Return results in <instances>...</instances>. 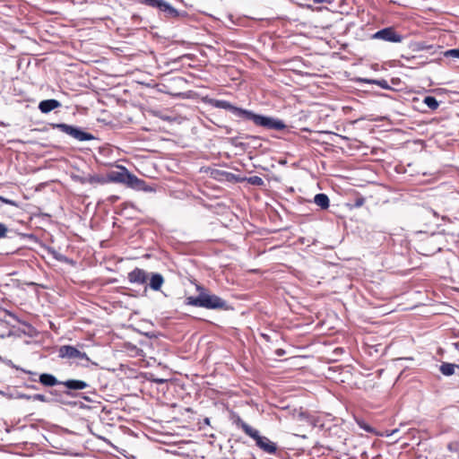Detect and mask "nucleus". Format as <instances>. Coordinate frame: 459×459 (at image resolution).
<instances>
[{"mask_svg": "<svg viewBox=\"0 0 459 459\" xmlns=\"http://www.w3.org/2000/svg\"><path fill=\"white\" fill-rule=\"evenodd\" d=\"M199 290L197 297H187L186 304L188 306L204 307L206 309H224L227 307V303L224 299L214 294H209L206 290L200 286H196Z\"/></svg>", "mask_w": 459, "mask_h": 459, "instance_id": "obj_1", "label": "nucleus"}, {"mask_svg": "<svg viewBox=\"0 0 459 459\" xmlns=\"http://www.w3.org/2000/svg\"><path fill=\"white\" fill-rule=\"evenodd\" d=\"M236 425L238 428L241 429L247 436L250 437L255 442V446L264 453L268 455H275L277 453V444L270 440L267 437L260 435L258 429L251 427L240 418H238L236 420Z\"/></svg>", "mask_w": 459, "mask_h": 459, "instance_id": "obj_2", "label": "nucleus"}, {"mask_svg": "<svg viewBox=\"0 0 459 459\" xmlns=\"http://www.w3.org/2000/svg\"><path fill=\"white\" fill-rule=\"evenodd\" d=\"M117 170H110L107 173L108 183H120L134 189H144V180L130 173L124 166H117Z\"/></svg>", "mask_w": 459, "mask_h": 459, "instance_id": "obj_3", "label": "nucleus"}, {"mask_svg": "<svg viewBox=\"0 0 459 459\" xmlns=\"http://www.w3.org/2000/svg\"><path fill=\"white\" fill-rule=\"evenodd\" d=\"M244 118L252 120L255 126H262L266 129L281 131L286 128V125L282 120L255 114L250 110L247 111Z\"/></svg>", "mask_w": 459, "mask_h": 459, "instance_id": "obj_4", "label": "nucleus"}, {"mask_svg": "<svg viewBox=\"0 0 459 459\" xmlns=\"http://www.w3.org/2000/svg\"><path fill=\"white\" fill-rule=\"evenodd\" d=\"M416 251L422 255H431L441 250L435 235H423L415 242Z\"/></svg>", "mask_w": 459, "mask_h": 459, "instance_id": "obj_5", "label": "nucleus"}, {"mask_svg": "<svg viewBox=\"0 0 459 459\" xmlns=\"http://www.w3.org/2000/svg\"><path fill=\"white\" fill-rule=\"evenodd\" d=\"M58 356L62 359L90 361L89 357L84 351L72 345H62L58 349Z\"/></svg>", "mask_w": 459, "mask_h": 459, "instance_id": "obj_6", "label": "nucleus"}, {"mask_svg": "<svg viewBox=\"0 0 459 459\" xmlns=\"http://www.w3.org/2000/svg\"><path fill=\"white\" fill-rule=\"evenodd\" d=\"M54 127L58 128L61 132L74 137V139L78 141H89L92 140L94 137L92 134L83 132L81 129L74 127L70 125L66 124H56L54 126Z\"/></svg>", "mask_w": 459, "mask_h": 459, "instance_id": "obj_7", "label": "nucleus"}, {"mask_svg": "<svg viewBox=\"0 0 459 459\" xmlns=\"http://www.w3.org/2000/svg\"><path fill=\"white\" fill-rule=\"evenodd\" d=\"M373 39H382L388 42L398 43L403 40V36L396 32L394 28L387 27L377 31L373 35Z\"/></svg>", "mask_w": 459, "mask_h": 459, "instance_id": "obj_8", "label": "nucleus"}, {"mask_svg": "<svg viewBox=\"0 0 459 459\" xmlns=\"http://www.w3.org/2000/svg\"><path fill=\"white\" fill-rule=\"evenodd\" d=\"M212 106L218 108H222L230 111L231 113L245 117L247 109L238 108L227 100H215L212 102Z\"/></svg>", "mask_w": 459, "mask_h": 459, "instance_id": "obj_9", "label": "nucleus"}, {"mask_svg": "<svg viewBox=\"0 0 459 459\" xmlns=\"http://www.w3.org/2000/svg\"><path fill=\"white\" fill-rule=\"evenodd\" d=\"M61 385H64L67 391H65V394L70 395V390H82L89 386L88 383L82 380L77 379H68L65 381H62Z\"/></svg>", "mask_w": 459, "mask_h": 459, "instance_id": "obj_10", "label": "nucleus"}, {"mask_svg": "<svg viewBox=\"0 0 459 459\" xmlns=\"http://www.w3.org/2000/svg\"><path fill=\"white\" fill-rule=\"evenodd\" d=\"M147 279L148 275L146 272L140 268H135L128 273V280L132 283L144 284Z\"/></svg>", "mask_w": 459, "mask_h": 459, "instance_id": "obj_11", "label": "nucleus"}, {"mask_svg": "<svg viewBox=\"0 0 459 459\" xmlns=\"http://www.w3.org/2000/svg\"><path fill=\"white\" fill-rule=\"evenodd\" d=\"M61 106V103L54 99L50 100H45L39 102V109L44 113H49L50 111L59 108Z\"/></svg>", "mask_w": 459, "mask_h": 459, "instance_id": "obj_12", "label": "nucleus"}, {"mask_svg": "<svg viewBox=\"0 0 459 459\" xmlns=\"http://www.w3.org/2000/svg\"><path fill=\"white\" fill-rule=\"evenodd\" d=\"M39 383L46 387H53L57 385H61L62 381L56 379V377L48 373L40 374L39 377Z\"/></svg>", "mask_w": 459, "mask_h": 459, "instance_id": "obj_13", "label": "nucleus"}, {"mask_svg": "<svg viewBox=\"0 0 459 459\" xmlns=\"http://www.w3.org/2000/svg\"><path fill=\"white\" fill-rule=\"evenodd\" d=\"M315 204L321 209L325 210L329 207L330 201L325 194H317L314 197Z\"/></svg>", "mask_w": 459, "mask_h": 459, "instance_id": "obj_14", "label": "nucleus"}, {"mask_svg": "<svg viewBox=\"0 0 459 459\" xmlns=\"http://www.w3.org/2000/svg\"><path fill=\"white\" fill-rule=\"evenodd\" d=\"M163 282H164V279H163L162 275L160 273H154L151 277L150 287L153 290H160Z\"/></svg>", "mask_w": 459, "mask_h": 459, "instance_id": "obj_15", "label": "nucleus"}, {"mask_svg": "<svg viewBox=\"0 0 459 459\" xmlns=\"http://www.w3.org/2000/svg\"><path fill=\"white\" fill-rule=\"evenodd\" d=\"M160 11L165 13L167 17H178V10L175 9L173 6H171L166 1L163 2Z\"/></svg>", "mask_w": 459, "mask_h": 459, "instance_id": "obj_16", "label": "nucleus"}, {"mask_svg": "<svg viewBox=\"0 0 459 459\" xmlns=\"http://www.w3.org/2000/svg\"><path fill=\"white\" fill-rule=\"evenodd\" d=\"M423 103L426 104L430 110H436L439 107L438 101L433 96H426L423 100Z\"/></svg>", "mask_w": 459, "mask_h": 459, "instance_id": "obj_17", "label": "nucleus"}, {"mask_svg": "<svg viewBox=\"0 0 459 459\" xmlns=\"http://www.w3.org/2000/svg\"><path fill=\"white\" fill-rule=\"evenodd\" d=\"M455 364L445 362L440 366V372L445 376H452L455 373Z\"/></svg>", "mask_w": 459, "mask_h": 459, "instance_id": "obj_18", "label": "nucleus"}, {"mask_svg": "<svg viewBox=\"0 0 459 459\" xmlns=\"http://www.w3.org/2000/svg\"><path fill=\"white\" fill-rule=\"evenodd\" d=\"M365 82H366L367 83L376 84V85H377V86L381 87L382 89H385V90L390 89V86H389V84H388L387 81H386V80H385V79H381V80H370V79H367V80H365Z\"/></svg>", "mask_w": 459, "mask_h": 459, "instance_id": "obj_19", "label": "nucleus"}, {"mask_svg": "<svg viewBox=\"0 0 459 459\" xmlns=\"http://www.w3.org/2000/svg\"><path fill=\"white\" fill-rule=\"evenodd\" d=\"M140 2L145 5L160 9L164 0H140Z\"/></svg>", "mask_w": 459, "mask_h": 459, "instance_id": "obj_20", "label": "nucleus"}, {"mask_svg": "<svg viewBox=\"0 0 459 459\" xmlns=\"http://www.w3.org/2000/svg\"><path fill=\"white\" fill-rule=\"evenodd\" d=\"M88 182L91 183V184H100V185H103V184H106L108 183V179H107V177L104 178L102 176H91L88 179Z\"/></svg>", "mask_w": 459, "mask_h": 459, "instance_id": "obj_21", "label": "nucleus"}, {"mask_svg": "<svg viewBox=\"0 0 459 459\" xmlns=\"http://www.w3.org/2000/svg\"><path fill=\"white\" fill-rule=\"evenodd\" d=\"M247 182L253 186H261L264 185V180L258 176H252L247 178Z\"/></svg>", "mask_w": 459, "mask_h": 459, "instance_id": "obj_22", "label": "nucleus"}, {"mask_svg": "<svg viewBox=\"0 0 459 459\" xmlns=\"http://www.w3.org/2000/svg\"><path fill=\"white\" fill-rule=\"evenodd\" d=\"M447 449L454 454H456L457 457H459V442L452 441L448 443Z\"/></svg>", "mask_w": 459, "mask_h": 459, "instance_id": "obj_23", "label": "nucleus"}, {"mask_svg": "<svg viewBox=\"0 0 459 459\" xmlns=\"http://www.w3.org/2000/svg\"><path fill=\"white\" fill-rule=\"evenodd\" d=\"M445 56L446 57H453V58H459V48L455 49H449L445 52Z\"/></svg>", "mask_w": 459, "mask_h": 459, "instance_id": "obj_24", "label": "nucleus"}, {"mask_svg": "<svg viewBox=\"0 0 459 459\" xmlns=\"http://www.w3.org/2000/svg\"><path fill=\"white\" fill-rule=\"evenodd\" d=\"M7 231V227L4 224L0 223V238H4L6 236Z\"/></svg>", "mask_w": 459, "mask_h": 459, "instance_id": "obj_25", "label": "nucleus"}, {"mask_svg": "<svg viewBox=\"0 0 459 459\" xmlns=\"http://www.w3.org/2000/svg\"><path fill=\"white\" fill-rule=\"evenodd\" d=\"M33 400L39 401V402H47V398L44 394H36L33 395Z\"/></svg>", "mask_w": 459, "mask_h": 459, "instance_id": "obj_26", "label": "nucleus"}, {"mask_svg": "<svg viewBox=\"0 0 459 459\" xmlns=\"http://www.w3.org/2000/svg\"><path fill=\"white\" fill-rule=\"evenodd\" d=\"M364 203H365V199L363 197L358 198L355 201V206L356 207H360V206H362L364 204Z\"/></svg>", "mask_w": 459, "mask_h": 459, "instance_id": "obj_27", "label": "nucleus"}, {"mask_svg": "<svg viewBox=\"0 0 459 459\" xmlns=\"http://www.w3.org/2000/svg\"><path fill=\"white\" fill-rule=\"evenodd\" d=\"M28 373H29L30 375L36 376V373H34V372L28 371Z\"/></svg>", "mask_w": 459, "mask_h": 459, "instance_id": "obj_28", "label": "nucleus"}, {"mask_svg": "<svg viewBox=\"0 0 459 459\" xmlns=\"http://www.w3.org/2000/svg\"><path fill=\"white\" fill-rule=\"evenodd\" d=\"M367 431H370V428L369 427H365L364 428Z\"/></svg>", "mask_w": 459, "mask_h": 459, "instance_id": "obj_29", "label": "nucleus"}, {"mask_svg": "<svg viewBox=\"0 0 459 459\" xmlns=\"http://www.w3.org/2000/svg\"><path fill=\"white\" fill-rule=\"evenodd\" d=\"M156 382H158V383H162V382H163V379L156 380Z\"/></svg>", "mask_w": 459, "mask_h": 459, "instance_id": "obj_30", "label": "nucleus"}]
</instances>
